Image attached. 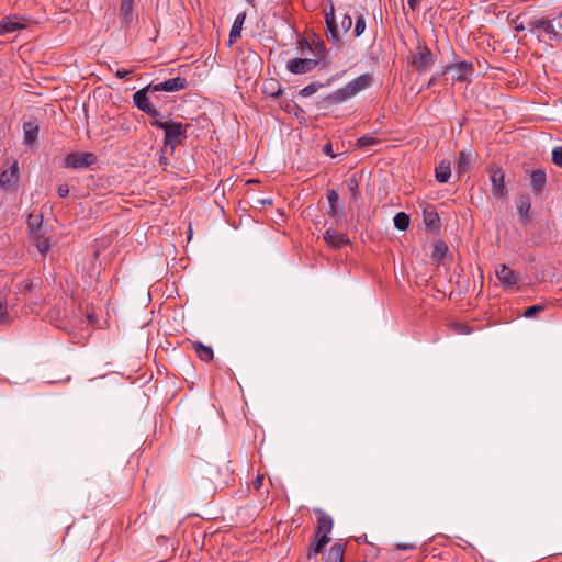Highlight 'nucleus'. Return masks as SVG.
Here are the masks:
<instances>
[{"mask_svg": "<svg viewBox=\"0 0 562 562\" xmlns=\"http://www.w3.org/2000/svg\"><path fill=\"white\" fill-rule=\"evenodd\" d=\"M324 83L321 82H312L307 86H305L301 91L300 95L307 98L316 93L322 87H324Z\"/></svg>", "mask_w": 562, "mask_h": 562, "instance_id": "obj_35", "label": "nucleus"}, {"mask_svg": "<svg viewBox=\"0 0 562 562\" xmlns=\"http://www.w3.org/2000/svg\"><path fill=\"white\" fill-rule=\"evenodd\" d=\"M250 5L255 7V0H246Z\"/></svg>", "mask_w": 562, "mask_h": 562, "instance_id": "obj_55", "label": "nucleus"}, {"mask_svg": "<svg viewBox=\"0 0 562 562\" xmlns=\"http://www.w3.org/2000/svg\"><path fill=\"white\" fill-rule=\"evenodd\" d=\"M160 164H165V157H160Z\"/></svg>", "mask_w": 562, "mask_h": 562, "instance_id": "obj_57", "label": "nucleus"}, {"mask_svg": "<svg viewBox=\"0 0 562 562\" xmlns=\"http://www.w3.org/2000/svg\"><path fill=\"white\" fill-rule=\"evenodd\" d=\"M373 77L371 74H362L348 82L344 88L328 94L323 99V103L327 106L340 104L371 87Z\"/></svg>", "mask_w": 562, "mask_h": 562, "instance_id": "obj_1", "label": "nucleus"}, {"mask_svg": "<svg viewBox=\"0 0 562 562\" xmlns=\"http://www.w3.org/2000/svg\"><path fill=\"white\" fill-rule=\"evenodd\" d=\"M199 472L203 479L210 482H217L221 479V470L218 465L212 462H202L199 465Z\"/></svg>", "mask_w": 562, "mask_h": 562, "instance_id": "obj_21", "label": "nucleus"}, {"mask_svg": "<svg viewBox=\"0 0 562 562\" xmlns=\"http://www.w3.org/2000/svg\"><path fill=\"white\" fill-rule=\"evenodd\" d=\"M97 162V156L93 153L74 151L66 156L65 166L74 169L88 168Z\"/></svg>", "mask_w": 562, "mask_h": 562, "instance_id": "obj_10", "label": "nucleus"}, {"mask_svg": "<svg viewBox=\"0 0 562 562\" xmlns=\"http://www.w3.org/2000/svg\"><path fill=\"white\" fill-rule=\"evenodd\" d=\"M423 216H424V223L427 228H430L432 231H437L439 228L440 217L434 206H431V205L427 206L423 212Z\"/></svg>", "mask_w": 562, "mask_h": 562, "instance_id": "obj_22", "label": "nucleus"}, {"mask_svg": "<svg viewBox=\"0 0 562 562\" xmlns=\"http://www.w3.org/2000/svg\"><path fill=\"white\" fill-rule=\"evenodd\" d=\"M260 203L262 205H271L272 204V201L270 199H265V200H260Z\"/></svg>", "mask_w": 562, "mask_h": 562, "instance_id": "obj_51", "label": "nucleus"}, {"mask_svg": "<svg viewBox=\"0 0 562 562\" xmlns=\"http://www.w3.org/2000/svg\"><path fill=\"white\" fill-rule=\"evenodd\" d=\"M327 214L330 216V217H336L338 215V209H337V205H329L328 210H327Z\"/></svg>", "mask_w": 562, "mask_h": 562, "instance_id": "obj_48", "label": "nucleus"}, {"mask_svg": "<svg viewBox=\"0 0 562 562\" xmlns=\"http://www.w3.org/2000/svg\"><path fill=\"white\" fill-rule=\"evenodd\" d=\"M527 29L531 32L535 30L543 31L551 41L560 40V30L562 29L560 22L554 25L553 21L546 19H530L527 22Z\"/></svg>", "mask_w": 562, "mask_h": 562, "instance_id": "obj_8", "label": "nucleus"}, {"mask_svg": "<svg viewBox=\"0 0 562 562\" xmlns=\"http://www.w3.org/2000/svg\"><path fill=\"white\" fill-rule=\"evenodd\" d=\"M525 27H526V26H524L522 24H520V25H517V26H516V30H518V31H519V30H524Z\"/></svg>", "mask_w": 562, "mask_h": 562, "instance_id": "obj_54", "label": "nucleus"}, {"mask_svg": "<svg viewBox=\"0 0 562 562\" xmlns=\"http://www.w3.org/2000/svg\"><path fill=\"white\" fill-rule=\"evenodd\" d=\"M40 126L36 119L23 123V144L32 147L38 136Z\"/></svg>", "mask_w": 562, "mask_h": 562, "instance_id": "obj_18", "label": "nucleus"}, {"mask_svg": "<svg viewBox=\"0 0 562 562\" xmlns=\"http://www.w3.org/2000/svg\"><path fill=\"white\" fill-rule=\"evenodd\" d=\"M150 125L164 130V149L170 148L171 155L173 154L177 146L184 143L188 137L187 131L190 127L189 124H183L173 120L150 121Z\"/></svg>", "mask_w": 562, "mask_h": 562, "instance_id": "obj_2", "label": "nucleus"}, {"mask_svg": "<svg viewBox=\"0 0 562 562\" xmlns=\"http://www.w3.org/2000/svg\"><path fill=\"white\" fill-rule=\"evenodd\" d=\"M300 44H301L302 46H303V45L310 46V44H308V42H307V40H306V38H302V40L300 41Z\"/></svg>", "mask_w": 562, "mask_h": 562, "instance_id": "obj_52", "label": "nucleus"}, {"mask_svg": "<svg viewBox=\"0 0 562 562\" xmlns=\"http://www.w3.org/2000/svg\"><path fill=\"white\" fill-rule=\"evenodd\" d=\"M448 252V246L446 245L445 241H436L434 244V249H432V254H431V258L438 262L442 261V259L445 258V256L447 255Z\"/></svg>", "mask_w": 562, "mask_h": 562, "instance_id": "obj_32", "label": "nucleus"}, {"mask_svg": "<svg viewBox=\"0 0 562 562\" xmlns=\"http://www.w3.org/2000/svg\"><path fill=\"white\" fill-rule=\"evenodd\" d=\"M187 86H188V82H187L186 78L178 76V77L167 79V80H165L162 82H158V83L150 82L146 87L139 89L138 92L145 91L146 95H148V93L160 92V91L177 92V91L186 89Z\"/></svg>", "mask_w": 562, "mask_h": 562, "instance_id": "obj_5", "label": "nucleus"}, {"mask_svg": "<svg viewBox=\"0 0 562 562\" xmlns=\"http://www.w3.org/2000/svg\"><path fill=\"white\" fill-rule=\"evenodd\" d=\"M472 168V154L471 151H460L457 170L459 173L468 172Z\"/></svg>", "mask_w": 562, "mask_h": 562, "instance_id": "obj_30", "label": "nucleus"}, {"mask_svg": "<svg viewBox=\"0 0 562 562\" xmlns=\"http://www.w3.org/2000/svg\"><path fill=\"white\" fill-rule=\"evenodd\" d=\"M25 19L21 18L19 15H11L4 18L0 22V35H7L12 32H15L18 30H22L26 27V24L24 23Z\"/></svg>", "mask_w": 562, "mask_h": 562, "instance_id": "obj_16", "label": "nucleus"}, {"mask_svg": "<svg viewBox=\"0 0 562 562\" xmlns=\"http://www.w3.org/2000/svg\"><path fill=\"white\" fill-rule=\"evenodd\" d=\"M133 103L134 105L146 113L151 117V121H162L161 113L156 109V106L150 102L149 97L145 94V91L138 92L136 91L133 94Z\"/></svg>", "mask_w": 562, "mask_h": 562, "instance_id": "obj_9", "label": "nucleus"}, {"mask_svg": "<svg viewBox=\"0 0 562 562\" xmlns=\"http://www.w3.org/2000/svg\"><path fill=\"white\" fill-rule=\"evenodd\" d=\"M323 151L325 155L330 156L331 158L335 157V154L333 151V145L330 143L324 145Z\"/></svg>", "mask_w": 562, "mask_h": 562, "instance_id": "obj_47", "label": "nucleus"}, {"mask_svg": "<svg viewBox=\"0 0 562 562\" xmlns=\"http://www.w3.org/2000/svg\"><path fill=\"white\" fill-rule=\"evenodd\" d=\"M417 548L416 543H396V550H415Z\"/></svg>", "mask_w": 562, "mask_h": 562, "instance_id": "obj_44", "label": "nucleus"}, {"mask_svg": "<svg viewBox=\"0 0 562 562\" xmlns=\"http://www.w3.org/2000/svg\"><path fill=\"white\" fill-rule=\"evenodd\" d=\"M436 61L435 55L425 41L418 38L415 49L409 55V65L419 74H425Z\"/></svg>", "mask_w": 562, "mask_h": 562, "instance_id": "obj_4", "label": "nucleus"}, {"mask_svg": "<svg viewBox=\"0 0 562 562\" xmlns=\"http://www.w3.org/2000/svg\"><path fill=\"white\" fill-rule=\"evenodd\" d=\"M496 276L505 289L513 288L517 284V274L505 263H502L498 268H496Z\"/></svg>", "mask_w": 562, "mask_h": 562, "instance_id": "obj_17", "label": "nucleus"}, {"mask_svg": "<svg viewBox=\"0 0 562 562\" xmlns=\"http://www.w3.org/2000/svg\"><path fill=\"white\" fill-rule=\"evenodd\" d=\"M326 195H327V200H328V204L329 205H338L339 195H338L336 190L328 189Z\"/></svg>", "mask_w": 562, "mask_h": 562, "instance_id": "obj_41", "label": "nucleus"}, {"mask_svg": "<svg viewBox=\"0 0 562 562\" xmlns=\"http://www.w3.org/2000/svg\"><path fill=\"white\" fill-rule=\"evenodd\" d=\"M380 140L373 136L364 135L357 139V147L360 149H367L371 146L376 145Z\"/></svg>", "mask_w": 562, "mask_h": 562, "instance_id": "obj_34", "label": "nucleus"}, {"mask_svg": "<svg viewBox=\"0 0 562 562\" xmlns=\"http://www.w3.org/2000/svg\"><path fill=\"white\" fill-rule=\"evenodd\" d=\"M35 285H36V284L34 283V281H33V280L27 279V280H23V281H21V282L16 285V288H18V290H19V292H20L21 294L26 295L27 293H30V292H32V291H33V289L35 288Z\"/></svg>", "mask_w": 562, "mask_h": 562, "instance_id": "obj_36", "label": "nucleus"}, {"mask_svg": "<svg viewBox=\"0 0 562 562\" xmlns=\"http://www.w3.org/2000/svg\"><path fill=\"white\" fill-rule=\"evenodd\" d=\"M463 327H464V329H465L463 333H464V334H469V333H470L469 328H468L467 326H463Z\"/></svg>", "mask_w": 562, "mask_h": 562, "instance_id": "obj_56", "label": "nucleus"}, {"mask_svg": "<svg viewBox=\"0 0 562 562\" xmlns=\"http://www.w3.org/2000/svg\"><path fill=\"white\" fill-rule=\"evenodd\" d=\"M325 13V22H326V36L329 42H331L334 45L340 46L342 44L338 30L336 24V18H335V8L334 3L329 1V4L327 8L324 9Z\"/></svg>", "mask_w": 562, "mask_h": 562, "instance_id": "obj_11", "label": "nucleus"}, {"mask_svg": "<svg viewBox=\"0 0 562 562\" xmlns=\"http://www.w3.org/2000/svg\"><path fill=\"white\" fill-rule=\"evenodd\" d=\"M345 546L341 543H334L325 557V562H344Z\"/></svg>", "mask_w": 562, "mask_h": 562, "instance_id": "obj_27", "label": "nucleus"}, {"mask_svg": "<svg viewBox=\"0 0 562 562\" xmlns=\"http://www.w3.org/2000/svg\"><path fill=\"white\" fill-rule=\"evenodd\" d=\"M27 231L30 240L36 246L42 256H46L50 250L47 227L43 224V215L32 212L27 216Z\"/></svg>", "mask_w": 562, "mask_h": 562, "instance_id": "obj_3", "label": "nucleus"}, {"mask_svg": "<svg viewBox=\"0 0 562 562\" xmlns=\"http://www.w3.org/2000/svg\"><path fill=\"white\" fill-rule=\"evenodd\" d=\"M324 240L334 249H340L341 247L349 244V239L344 234L338 233L331 228L325 231Z\"/></svg>", "mask_w": 562, "mask_h": 562, "instance_id": "obj_19", "label": "nucleus"}, {"mask_svg": "<svg viewBox=\"0 0 562 562\" xmlns=\"http://www.w3.org/2000/svg\"><path fill=\"white\" fill-rule=\"evenodd\" d=\"M515 204L517 209V213L519 215V221L526 225L530 223L532 218L531 214V199L527 193H520L516 195Z\"/></svg>", "mask_w": 562, "mask_h": 562, "instance_id": "obj_13", "label": "nucleus"}, {"mask_svg": "<svg viewBox=\"0 0 562 562\" xmlns=\"http://www.w3.org/2000/svg\"><path fill=\"white\" fill-rule=\"evenodd\" d=\"M194 351L196 352V356L205 362H210L213 360L214 352L213 349L209 346L203 345L200 341H195L192 344Z\"/></svg>", "mask_w": 562, "mask_h": 562, "instance_id": "obj_29", "label": "nucleus"}, {"mask_svg": "<svg viewBox=\"0 0 562 562\" xmlns=\"http://www.w3.org/2000/svg\"><path fill=\"white\" fill-rule=\"evenodd\" d=\"M280 94H282V90H281V89H279V90L277 91V93H274V94H273V97L278 98Z\"/></svg>", "mask_w": 562, "mask_h": 562, "instance_id": "obj_53", "label": "nucleus"}, {"mask_svg": "<svg viewBox=\"0 0 562 562\" xmlns=\"http://www.w3.org/2000/svg\"><path fill=\"white\" fill-rule=\"evenodd\" d=\"M474 72V66L471 61H459L445 66L441 70L442 75L452 74L453 81H471V77Z\"/></svg>", "mask_w": 562, "mask_h": 562, "instance_id": "obj_6", "label": "nucleus"}, {"mask_svg": "<svg viewBox=\"0 0 562 562\" xmlns=\"http://www.w3.org/2000/svg\"><path fill=\"white\" fill-rule=\"evenodd\" d=\"M132 72H133V70L117 69L115 71V77L119 78V79H124L125 77H127Z\"/></svg>", "mask_w": 562, "mask_h": 562, "instance_id": "obj_46", "label": "nucleus"}, {"mask_svg": "<svg viewBox=\"0 0 562 562\" xmlns=\"http://www.w3.org/2000/svg\"><path fill=\"white\" fill-rule=\"evenodd\" d=\"M544 310H546V305H543V304L531 305V306L526 308V311L524 312L522 315L526 318H532L538 313L543 312Z\"/></svg>", "mask_w": 562, "mask_h": 562, "instance_id": "obj_37", "label": "nucleus"}, {"mask_svg": "<svg viewBox=\"0 0 562 562\" xmlns=\"http://www.w3.org/2000/svg\"><path fill=\"white\" fill-rule=\"evenodd\" d=\"M393 222H394L395 228H397L400 231H406L409 226L411 218H409L408 214H406L404 212H398L395 214Z\"/></svg>", "mask_w": 562, "mask_h": 562, "instance_id": "obj_33", "label": "nucleus"}, {"mask_svg": "<svg viewBox=\"0 0 562 562\" xmlns=\"http://www.w3.org/2000/svg\"><path fill=\"white\" fill-rule=\"evenodd\" d=\"M133 3L134 0H122L120 8L121 22L125 26H130L133 22Z\"/></svg>", "mask_w": 562, "mask_h": 562, "instance_id": "obj_24", "label": "nucleus"}, {"mask_svg": "<svg viewBox=\"0 0 562 562\" xmlns=\"http://www.w3.org/2000/svg\"><path fill=\"white\" fill-rule=\"evenodd\" d=\"M441 75H442V74L440 72V74H438V75H436V76H432V77L430 78V80L428 81V85H427V86H428V87H431V86L436 85L438 77H439V76H441Z\"/></svg>", "mask_w": 562, "mask_h": 562, "instance_id": "obj_50", "label": "nucleus"}, {"mask_svg": "<svg viewBox=\"0 0 562 562\" xmlns=\"http://www.w3.org/2000/svg\"><path fill=\"white\" fill-rule=\"evenodd\" d=\"M318 64L317 59L294 58L286 64V69L292 74H306L312 71Z\"/></svg>", "mask_w": 562, "mask_h": 562, "instance_id": "obj_14", "label": "nucleus"}, {"mask_svg": "<svg viewBox=\"0 0 562 562\" xmlns=\"http://www.w3.org/2000/svg\"><path fill=\"white\" fill-rule=\"evenodd\" d=\"M263 484V475H258L254 481H252V486L255 490H260L261 486Z\"/></svg>", "mask_w": 562, "mask_h": 562, "instance_id": "obj_45", "label": "nucleus"}, {"mask_svg": "<svg viewBox=\"0 0 562 562\" xmlns=\"http://www.w3.org/2000/svg\"><path fill=\"white\" fill-rule=\"evenodd\" d=\"M547 184V175L543 169L532 170L530 173V187L535 195H540Z\"/></svg>", "mask_w": 562, "mask_h": 562, "instance_id": "obj_20", "label": "nucleus"}, {"mask_svg": "<svg viewBox=\"0 0 562 562\" xmlns=\"http://www.w3.org/2000/svg\"><path fill=\"white\" fill-rule=\"evenodd\" d=\"M552 162L562 168V146L554 147L552 150Z\"/></svg>", "mask_w": 562, "mask_h": 562, "instance_id": "obj_39", "label": "nucleus"}, {"mask_svg": "<svg viewBox=\"0 0 562 562\" xmlns=\"http://www.w3.org/2000/svg\"><path fill=\"white\" fill-rule=\"evenodd\" d=\"M491 179V191L495 199H503L508 195L505 184V173L501 167L492 166L488 169Z\"/></svg>", "mask_w": 562, "mask_h": 562, "instance_id": "obj_7", "label": "nucleus"}, {"mask_svg": "<svg viewBox=\"0 0 562 562\" xmlns=\"http://www.w3.org/2000/svg\"><path fill=\"white\" fill-rule=\"evenodd\" d=\"M8 295L9 291H0V325H9L12 322V317L8 310Z\"/></svg>", "mask_w": 562, "mask_h": 562, "instance_id": "obj_23", "label": "nucleus"}, {"mask_svg": "<svg viewBox=\"0 0 562 562\" xmlns=\"http://www.w3.org/2000/svg\"><path fill=\"white\" fill-rule=\"evenodd\" d=\"M352 26V18L346 13L340 21V29L342 33H347Z\"/></svg>", "mask_w": 562, "mask_h": 562, "instance_id": "obj_40", "label": "nucleus"}, {"mask_svg": "<svg viewBox=\"0 0 562 562\" xmlns=\"http://www.w3.org/2000/svg\"><path fill=\"white\" fill-rule=\"evenodd\" d=\"M451 176L450 162L440 161L439 165L435 169L436 180L440 183H446Z\"/></svg>", "mask_w": 562, "mask_h": 562, "instance_id": "obj_28", "label": "nucleus"}, {"mask_svg": "<svg viewBox=\"0 0 562 562\" xmlns=\"http://www.w3.org/2000/svg\"><path fill=\"white\" fill-rule=\"evenodd\" d=\"M360 181H361V176H359L358 173H352L346 180L348 191L351 193V202H355V203L358 202V200L361 196L360 191H359Z\"/></svg>", "mask_w": 562, "mask_h": 562, "instance_id": "obj_25", "label": "nucleus"}, {"mask_svg": "<svg viewBox=\"0 0 562 562\" xmlns=\"http://www.w3.org/2000/svg\"><path fill=\"white\" fill-rule=\"evenodd\" d=\"M315 514H317V526L315 537H325L329 538V533L333 529V518L323 512L322 509H315Z\"/></svg>", "mask_w": 562, "mask_h": 562, "instance_id": "obj_15", "label": "nucleus"}, {"mask_svg": "<svg viewBox=\"0 0 562 562\" xmlns=\"http://www.w3.org/2000/svg\"><path fill=\"white\" fill-rule=\"evenodd\" d=\"M315 538H316V540L313 543H311V546H310L308 553H307L308 558L316 557L318 553H321L323 551V549L325 548V546L330 540V538H325V537H315Z\"/></svg>", "mask_w": 562, "mask_h": 562, "instance_id": "obj_31", "label": "nucleus"}, {"mask_svg": "<svg viewBox=\"0 0 562 562\" xmlns=\"http://www.w3.org/2000/svg\"><path fill=\"white\" fill-rule=\"evenodd\" d=\"M57 194L59 198H66L69 194V187L67 184H59L57 187Z\"/></svg>", "mask_w": 562, "mask_h": 562, "instance_id": "obj_43", "label": "nucleus"}, {"mask_svg": "<svg viewBox=\"0 0 562 562\" xmlns=\"http://www.w3.org/2000/svg\"><path fill=\"white\" fill-rule=\"evenodd\" d=\"M19 167L14 161L12 166L0 175V187L5 191H18Z\"/></svg>", "mask_w": 562, "mask_h": 562, "instance_id": "obj_12", "label": "nucleus"}, {"mask_svg": "<svg viewBox=\"0 0 562 562\" xmlns=\"http://www.w3.org/2000/svg\"><path fill=\"white\" fill-rule=\"evenodd\" d=\"M245 19L246 12H241L235 18V21L229 32V43H235L238 38H240Z\"/></svg>", "mask_w": 562, "mask_h": 562, "instance_id": "obj_26", "label": "nucleus"}, {"mask_svg": "<svg viewBox=\"0 0 562 562\" xmlns=\"http://www.w3.org/2000/svg\"><path fill=\"white\" fill-rule=\"evenodd\" d=\"M364 30H366V19L361 14L356 18V25H355V30H353L355 37H359L364 32Z\"/></svg>", "mask_w": 562, "mask_h": 562, "instance_id": "obj_38", "label": "nucleus"}, {"mask_svg": "<svg viewBox=\"0 0 562 562\" xmlns=\"http://www.w3.org/2000/svg\"><path fill=\"white\" fill-rule=\"evenodd\" d=\"M315 55L317 57H324L325 55V43L324 41H318L315 43Z\"/></svg>", "mask_w": 562, "mask_h": 562, "instance_id": "obj_42", "label": "nucleus"}, {"mask_svg": "<svg viewBox=\"0 0 562 562\" xmlns=\"http://www.w3.org/2000/svg\"><path fill=\"white\" fill-rule=\"evenodd\" d=\"M420 0H407L408 7L415 11L419 4Z\"/></svg>", "mask_w": 562, "mask_h": 562, "instance_id": "obj_49", "label": "nucleus"}]
</instances>
